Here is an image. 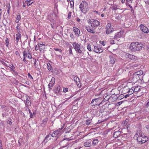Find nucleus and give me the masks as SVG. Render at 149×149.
<instances>
[{
    "label": "nucleus",
    "mask_w": 149,
    "mask_h": 149,
    "mask_svg": "<svg viewBox=\"0 0 149 149\" xmlns=\"http://www.w3.org/2000/svg\"><path fill=\"white\" fill-rule=\"evenodd\" d=\"M54 49L55 51H58L59 52H62V50L61 49H58V48H54Z\"/></svg>",
    "instance_id": "46"
},
{
    "label": "nucleus",
    "mask_w": 149,
    "mask_h": 149,
    "mask_svg": "<svg viewBox=\"0 0 149 149\" xmlns=\"http://www.w3.org/2000/svg\"><path fill=\"white\" fill-rule=\"evenodd\" d=\"M126 4H127V5H128L129 6V7H130V8L131 9V10H132H132H133V8H132V6H131L130 5V4H129L128 3H127V2H126Z\"/></svg>",
    "instance_id": "52"
},
{
    "label": "nucleus",
    "mask_w": 149,
    "mask_h": 149,
    "mask_svg": "<svg viewBox=\"0 0 149 149\" xmlns=\"http://www.w3.org/2000/svg\"><path fill=\"white\" fill-rule=\"evenodd\" d=\"M98 140L97 139H95L93 140L92 141V145L93 146H95L98 142Z\"/></svg>",
    "instance_id": "27"
},
{
    "label": "nucleus",
    "mask_w": 149,
    "mask_h": 149,
    "mask_svg": "<svg viewBox=\"0 0 149 149\" xmlns=\"http://www.w3.org/2000/svg\"><path fill=\"white\" fill-rule=\"evenodd\" d=\"M128 2L130 3H131L132 2V0H127L126 2L128 3Z\"/></svg>",
    "instance_id": "60"
},
{
    "label": "nucleus",
    "mask_w": 149,
    "mask_h": 149,
    "mask_svg": "<svg viewBox=\"0 0 149 149\" xmlns=\"http://www.w3.org/2000/svg\"><path fill=\"white\" fill-rule=\"evenodd\" d=\"M76 20L77 22H79L80 21L81 19H79V18L77 17L76 18Z\"/></svg>",
    "instance_id": "61"
},
{
    "label": "nucleus",
    "mask_w": 149,
    "mask_h": 149,
    "mask_svg": "<svg viewBox=\"0 0 149 149\" xmlns=\"http://www.w3.org/2000/svg\"><path fill=\"white\" fill-rule=\"evenodd\" d=\"M91 141L88 140L84 143V145L86 147H90L91 146Z\"/></svg>",
    "instance_id": "19"
},
{
    "label": "nucleus",
    "mask_w": 149,
    "mask_h": 149,
    "mask_svg": "<svg viewBox=\"0 0 149 149\" xmlns=\"http://www.w3.org/2000/svg\"><path fill=\"white\" fill-rule=\"evenodd\" d=\"M99 42L103 46H104L105 45V42L104 41H102L100 40L99 41Z\"/></svg>",
    "instance_id": "42"
},
{
    "label": "nucleus",
    "mask_w": 149,
    "mask_h": 149,
    "mask_svg": "<svg viewBox=\"0 0 149 149\" xmlns=\"http://www.w3.org/2000/svg\"><path fill=\"white\" fill-rule=\"evenodd\" d=\"M106 33L109 34L113 31V29L111 27V24L108 23L106 26Z\"/></svg>",
    "instance_id": "5"
},
{
    "label": "nucleus",
    "mask_w": 149,
    "mask_h": 149,
    "mask_svg": "<svg viewBox=\"0 0 149 149\" xmlns=\"http://www.w3.org/2000/svg\"><path fill=\"white\" fill-rule=\"evenodd\" d=\"M15 54H16V55H19V52L17 51H16L15 52Z\"/></svg>",
    "instance_id": "63"
},
{
    "label": "nucleus",
    "mask_w": 149,
    "mask_h": 149,
    "mask_svg": "<svg viewBox=\"0 0 149 149\" xmlns=\"http://www.w3.org/2000/svg\"><path fill=\"white\" fill-rule=\"evenodd\" d=\"M33 2L32 0H30L29 1H26L25 3L27 4L28 6L30 5Z\"/></svg>",
    "instance_id": "28"
},
{
    "label": "nucleus",
    "mask_w": 149,
    "mask_h": 149,
    "mask_svg": "<svg viewBox=\"0 0 149 149\" xmlns=\"http://www.w3.org/2000/svg\"><path fill=\"white\" fill-rule=\"evenodd\" d=\"M25 83L28 85H29L30 84L29 82L27 81H26Z\"/></svg>",
    "instance_id": "62"
},
{
    "label": "nucleus",
    "mask_w": 149,
    "mask_h": 149,
    "mask_svg": "<svg viewBox=\"0 0 149 149\" xmlns=\"http://www.w3.org/2000/svg\"><path fill=\"white\" fill-rule=\"evenodd\" d=\"M135 74L136 75H141L143 74V72L142 70H140L138 71L135 73Z\"/></svg>",
    "instance_id": "30"
},
{
    "label": "nucleus",
    "mask_w": 149,
    "mask_h": 149,
    "mask_svg": "<svg viewBox=\"0 0 149 149\" xmlns=\"http://www.w3.org/2000/svg\"><path fill=\"white\" fill-rule=\"evenodd\" d=\"M121 134V132L119 131H117L114 132L113 134V137L116 138L119 136Z\"/></svg>",
    "instance_id": "20"
},
{
    "label": "nucleus",
    "mask_w": 149,
    "mask_h": 149,
    "mask_svg": "<svg viewBox=\"0 0 149 149\" xmlns=\"http://www.w3.org/2000/svg\"><path fill=\"white\" fill-rule=\"evenodd\" d=\"M82 48L81 47V46H80V47H79V48H77V49L75 50V51H76L77 53L80 54H81L82 56V54H84L82 52V51L83 50H82Z\"/></svg>",
    "instance_id": "17"
},
{
    "label": "nucleus",
    "mask_w": 149,
    "mask_h": 149,
    "mask_svg": "<svg viewBox=\"0 0 149 149\" xmlns=\"http://www.w3.org/2000/svg\"><path fill=\"white\" fill-rule=\"evenodd\" d=\"M41 45H42L45 46V44H44L42 42H40L38 46L37 45L35 47V50L36 51H37L40 47H41Z\"/></svg>",
    "instance_id": "21"
},
{
    "label": "nucleus",
    "mask_w": 149,
    "mask_h": 149,
    "mask_svg": "<svg viewBox=\"0 0 149 149\" xmlns=\"http://www.w3.org/2000/svg\"><path fill=\"white\" fill-rule=\"evenodd\" d=\"M86 29L87 31L89 32L94 33H95L93 28H91L89 26H87L86 27Z\"/></svg>",
    "instance_id": "14"
},
{
    "label": "nucleus",
    "mask_w": 149,
    "mask_h": 149,
    "mask_svg": "<svg viewBox=\"0 0 149 149\" xmlns=\"http://www.w3.org/2000/svg\"><path fill=\"white\" fill-rule=\"evenodd\" d=\"M60 88L61 87L59 86H58L56 87L54 89L55 92L56 93H59L60 92Z\"/></svg>",
    "instance_id": "24"
},
{
    "label": "nucleus",
    "mask_w": 149,
    "mask_h": 149,
    "mask_svg": "<svg viewBox=\"0 0 149 149\" xmlns=\"http://www.w3.org/2000/svg\"><path fill=\"white\" fill-rule=\"evenodd\" d=\"M135 136L136 137H137V140L138 141L141 143V144L144 143L146 141V138L143 133H137L136 134Z\"/></svg>",
    "instance_id": "1"
},
{
    "label": "nucleus",
    "mask_w": 149,
    "mask_h": 149,
    "mask_svg": "<svg viewBox=\"0 0 149 149\" xmlns=\"http://www.w3.org/2000/svg\"><path fill=\"white\" fill-rule=\"evenodd\" d=\"M93 51L96 53H101L102 52L103 50L101 49L98 48V47L96 46H94Z\"/></svg>",
    "instance_id": "10"
},
{
    "label": "nucleus",
    "mask_w": 149,
    "mask_h": 149,
    "mask_svg": "<svg viewBox=\"0 0 149 149\" xmlns=\"http://www.w3.org/2000/svg\"><path fill=\"white\" fill-rule=\"evenodd\" d=\"M29 113L30 114V117L31 118H33V116L31 112L29 109Z\"/></svg>",
    "instance_id": "49"
},
{
    "label": "nucleus",
    "mask_w": 149,
    "mask_h": 149,
    "mask_svg": "<svg viewBox=\"0 0 149 149\" xmlns=\"http://www.w3.org/2000/svg\"><path fill=\"white\" fill-rule=\"evenodd\" d=\"M74 81L76 82L78 86H80V79L79 77L77 76H75L74 77Z\"/></svg>",
    "instance_id": "12"
},
{
    "label": "nucleus",
    "mask_w": 149,
    "mask_h": 149,
    "mask_svg": "<svg viewBox=\"0 0 149 149\" xmlns=\"http://www.w3.org/2000/svg\"><path fill=\"white\" fill-rule=\"evenodd\" d=\"M21 19V16L19 14H18L16 16V18L15 22L16 23H18L19 22V21Z\"/></svg>",
    "instance_id": "23"
},
{
    "label": "nucleus",
    "mask_w": 149,
    "mask_h": 149,
    "mask_svg": "<svg viewBox=\"0 0 149 149\" xmlns=\"http://www.w3.org/2000/svg\"><path fill=\"white\" fill-rule=\"evenodd\" d=\"M100 101V100L99 98H96L93 99L91 103L92 104V106H94L97 105L98 103Z\"/></svg>",
    "instance_id": "6"
},
{
    "label": "nucleus",
    "mask_w": 149,
    "mask_h": 149,
    "mask_svg": "<svg viewBox=\"0 0 149 149\" xmlns=\"http://www.w3.org/2000/svg\"><path fill=\"white\" fill-rule=\"evenodd\" d=\"M1 62L4 65L7 67L8 66L7 65V64L4 61H1Z\"/></svg>",
    "instance_id": "50"
},
{
    "label": "nucleus",
    "mask_w": 149,
    "mask_h": 149,
    "mask_svg": "<svg viewBox=\"0 0 149 149\" xmlns=\"http://www.w3.org/2000/svg\"><path fill=\"white\" fill-rule=\"evenodd\" d=\"M140 87L139 86H136V87L134 89V92H138V91H139L140 90Z\"/></svg>",
    "instance_id": "33"
},
{
    "label": "nucleus",
    "mask_w": 149,
    "mask_h": 149,
    "mask_svg": "<svg viewBox=\"0 0 149 149\" xmlns=\"http://www.w3.org/2000/svg\"><path fill=\"white\" fill-rule=\"evenodd\" d=\"M68 88H64L63 89V92L65 93L68 91Z\"/></svg>",
    "instance_id": "53"
},
{
    "label": "nucleus",
    "mask_w": 149,
    "mask_h": 149,
    "mask_svg": "<svg viewBox=\"0 0 149 149\" xmlns=\"http://www.w3.org/2000/svg\"><path fill=\"white\" fill-rule=\"evenodd\" d=\"M73 30L76 35L79 36L80 34V30L77 28L74 27L73 28Z\"/></svg>",
    "instance_id": "11"
},
{
    "label": "nucleus",
    "mask_w": 149,
    "mask_h": 149,
    "mask_svg": "<svg viewBox=\"0 0 149 149\" xmlns=\"http://www.w3.org/2000/svg\"><path fill=\"white\" fill-rule=\"evenodd\" d=\"M19 33L18 32V33L16 34V42H17V43H18V42L19 39H20V40H21V34L20 33V31H19Z\"/></svg>",
    "instance_id": "18"
},
{
    "label": "nucleus",
    "mask_w": 149,
    "mask_h": 149,
    "mask_svg": "<svg viewBox=\"0 0 149 149\" xmlns=\"http://www.w3.org/2000/svg\"><path fill=\"white\" fill-rule=\"evenodd\" d=\"M8 67H9L11 69V71H14L15 67L13 65V64H12V66L9 65V66H8Z\"/></svg>",
    "instance_id": "32"
},
{
    "label": "nucleus",
    "mask_w": 149,
    "mask_h": 149,
    "mask_svg": "<svg viewBox=\"0 0 149 149\" xmlns=\"http://www.w3.org/2000/svg\"><path fill=\"white\" fill-rule=\"evenodd\" d=\"M136 45L137 42H132L130 46V49L132 52H136L137 51Z\"/></svg>",
    "instance_id": "4"
},
{
    "label": "nucleus",
    "mask_w": 149,
    "mask_h": 149,
    "mask_svg": "<svg viewBox=\"0 0 149 149\" xmlns=\"http://www.w3.org/2000/svg\"><path fill=\"white\" fill-rule=\"evenodd\" d=\"M26 57H28L29 59H31L32 58L31 55L29 52H27L26 53Z\"/></svg>",
    "instance_id": "31"
},
{
    "label": "nucleus",
    "mask_w": 149,
    "mask_h": 149,
    "mask_svg": "<svg viewBox=\"0 0 149 149\" xmlns=\"http://www.w3.org/2000/svg\"><path fill=\"white\" fill-rule=\"evenodd\" d=\"M72 45L75 50L77 49V48H79V47H80L81 46L78 43H76L75 42H74V43L72 44Z\"/></svg>",
    "instance_id": "16"
},
{
    "label": "nucleus",
    "mask_w": 149,
    "mask_h": 149,
    "mask_svg": "<svg viewBox=\"0 0 149 149\" xmlns=\"http://www.w3.org/2000/svg\"><path fill=\"white\" fill-rule=\"evenodd\" d=\"M26 53L25 51H24L23 52V57H25L26 56Z\"/></svg>",
    "instance_id": "56"
},
{
    "label": "nucleus",
    "mask_w": 149,
    "mask_h": 149,
    "mask_svg": "<svg viewBox=\"0 0 149 149\" xmlns=\"http://www.w3.org/2000/svg\"><path fill=\"white\" fill-rule=\"evenodd\" d=\"M130 96V94H126L125 95V96H124V97H125V98H127V97H128Z\"/></svg>",
    "instance_id": "58"
},
{
    "label": "nucleus",
    "mask_w": 149,
    "mask_h": 149,
    "mask_svg": "<svg viewBox=\"0 0 149 149\" xmlns=\"http://www.w3.org/2000/svg\"><path fill=\"white\" fill-rule=\"evenodd\" d=\"M110 62L112 64H114L115 62L116 59L113 56H110Z\"/></svg>",
    "instance_id": "15"
},
{
    "label": "nucleus",
    "mask_w": 149,
    "mask_h": 149,
    "mask_svg": "<svg viewBox=\"0 0 149 149\" xmlns=\"http://www.w3.org/2000/svg\"><path fill=\"white\" fill-rule=\"evenodd\" d=\"M90 22L91 26L93 28H96L100 24V22L95 19H89L88 22L89 23Z\"/></svg>",
    "instance_id": "3"
},
{
    "label": "nucleus",
    "mask_w": 149,
    "mask_h": 149,
    "mask_svg": "<svg viewBox=\"0 0 149 149\" xmlns=\"http://www.w3.org/2000/svg\"><path fill=\"white\" fill-rule=\"evenodd\" d=\"M48 120V118H45L43 119L42 120L43 123L44 125L46 124Z\"/></svg>",
    "instance_id": "34"
},
{
    "label": "nucleus",
    "mask_w": 149,
    "mask_h": 149,
    "mask_svg": "<svg viewBox=\"0 0 149 149\" xmlns=\"http://www.w3.org/2000/svg\"><path fill=\"white\" fill-rule=\"evenodd\" d=\"M72 48H71L70 47V48L69 51V53L70 54H72Z\"/></svg>",
    "instance_id": "55"
},
{
    "label": "nucleus",
    "mask_w": 149,
    "mask_h": 149,
    "mask_svg": "<svg viewBox=\"0 0 149 149\" xmlns=\"http://www.w3.org/2000/svg\"><path fill=\"white\" fill-rule=\"evenodd\" d=\"M50 82H51V83L52 84H54L55 82V79L53 77L52 78L51 81Z\"/></svg>",
    "instance_id": "39"
},
{
    "label": "nucleus",
    "mask_w": 149,
    "mask_h": 149,
    "mask_svg": "<svg viewBox=\"0 0 149 149\" xmlns=\"http://www.w3.org/2000/svg\"><path fill=\"white\" fill-rule=\"evenodd\" d=\"M61 134V133H59V131L56 130L53 132L51 136L52 137H59Z\"/></svg>",
    "instance_id": "8"
},
{
    "label": "nucleus",
    "mask_w": 149,
    "mask_h": 149,
    "mask_svg": "<svg viewBox=\"0 0 149 149\" xmlns=\"http://www.w3.org/2000/svg\"><path fill=\"white\" fill-rule=\"evenodd\" d=\"M121 36L122 35L121 33L119 32L115 34L114 38H119L121 37Z\"/></svg>",
    "instance_id": "22"
},
{
    "label": "nucleus",
    "mask_w": 149,
    "mask_h": 149,
    "mask_svg": "<svg viewBox=\"0 0 149 149\" xmlns=\"http://www.w3.org/2000/svg\"><path fill=\"white\" fill-rule=\"evenodd\" d=\"M10 6H9L8 7V9L7 10V13L8 14H9V10H10Z\"/></svg>",
    "instance_id": "57"
},
{
    "label": "nucleus",
    "mask_w": 149,
    "mask_h": 149,
    "mask_svg": "<svg viewBox=\"0 0 149 149\" xmlns=\"http://www.w3.org/2000/svg\"><path fill=\"white\" fill-rule=\"evenodd\" d=\"M72 13V12H70L69 13L68 15V19L70 18L71 16V14Z\"/></svg>",
    "instance_id": "47"
},
{
    "label": "nucleus",
    "mask_w": 149,
    "mask_h": 149,
    "mask_svg": "<svg viewBox=\"0 0 149 149\" xmlns=\"http://www.w3.org/2000/svg\"><path fill=\"white\" fill-rule=\"evenodd\" d=\"M87 48L90 51H91V46L90 45H88L87 46Z\"/></svg>",
    "instance_id": "41"
},
{
    "label": "nucleus",
    "mask_w": 149,
    "mask_h": 149,
    "mask_svg": "<svg viewBox=\"0 0 149 149\" xmlns=\"http://www.w3.org/2000/svg\"><path fill=\"white\" fill-rule=\"evenodd\" d=\"M32 61H33V62H34V68H36V67L37 66V65H36V59L34 58H32Z\"/></svg>",
    "instance_id": "29"
},
{
    "label": "nucleus",
    "mask_w": 149,
    "mask_h": 149,
    "mask_svg": "<svg viewBox=\"0 0 149 149\" xmlns=\"http://www.w3.org/2000/svg\"><path fill=\"white\" fill-rule=\"evenodd\" d=\"M47 66L48 70L52 72V67L49 63H48L47 64Z\"/></svg>",
    "instance_id": "26"
},
{
    "label": "nucleus",
    "mask_w": 149,
    "mask_h": 149,
    "mask_svg": "<svg viewBox=\"0 0 149 149\" xmlns=\"http://www.w3.org/2000/svg\"><path fill=\"white\" fill-rule=\"evenodd\" d=\"M51 139V136L50 135H47L45 137L44 139V141L46 143L49 140Z\"/></svg>",
    "instance_id": "25"
},
{
    "label": "nucleus",
    "mask_w": 149,
    "mask_h": 149,
    "mask_svg": "<svg viewBox=\"0 0 149 149\" xmlns=\"http://www.w3.org/2000/svg\"><path fill=\"white\" fill-rule=\"evenodd\" d=\"M134 92V90L133 89H131L128 91V93L130 95H131Z\"/></svg>",
    "instance_id": "38"
},
{
    "label": "nucleus",
    "mask_w": 149,
    "mask_h": 149,
    "mask_svg": "<svg viewBox=\"0 0 149 149\" xmlns=\"http://www.w3.org/2000/svg\"><path fill=\"white\" fill-rule=\"evenodd\" d=\"M74 2L72 1H71L70 2V5H71V7L72 8V7H73L74 6Z\"/></svg>",
    "instance_id": "51"
},
{
    "label": "nucleus",
    "mask_w": 149,
    "mask_h": 149,
    "mask_svg": "<svg viewBox=\"0 0 149 149\" xmlns=\"http://www.w3.org/2000/svg\"><path fill=\"white\" fill-rule=\"evenodd\" d=\"M109 95H107L105 97V98H104V99L106 101H107L109 100Z\"/></svg>",
    "instance_id": "43"
},
{
    "label": "nucleus",
    "mask_w": 149,
    "mask_h": 149,
    "mask_svg": "<svg viewBox=\"0 0 149 149\" xmlns=\"http://www.w3.org/2000/svg\"><path fill=\"white\" fill-rule=\"evenodd\" d=\"M51 83H52L50 82L48 85V87L49 88V90H51L52 88V87L53 86L54 84H52Z\"/></svg>",
    "instance_id": "35"
},
{
    "label": "nucleus",
    "mask_w": 149,
    "mask_h": 149,
    "mask_svg": "<svg viewBox=\"0 0 149 149\" xmlns=\"http://www.w3.org/2000/svg\"><path fill=\"white\" fill-rule=\"evenodd\" d=\"M136 48L137 51H140L142 50V48H143L144 45L141 42H137Z\"/></svg>",
    "instance_id": "9"
},
{
    "label": "nucleus",
    "mask_w": 149,
    "mask_h": 149,
    "mask_svg": "<svg viewBox=\"0 0 149 149\" xmlns=\"http://www.w3.org/2000/svg\"><path fill=\"white\" fill-rule=\"evenodd\" d=\"M112 9L114 10H116L119 9V8H117V6L116 5H115L112 7Z\"/></svg>",
    "instance_id": "40"
},
{
    "label": "nucleus",
    "mask_w": 149,
    "mask_h": 149,
    "mask_svg": "<svg viewBox=\"0 0 149 149\" xmlns=\"http://www.w3.org/2000/svg\"><path fill=\"white\" fill-rule=\"evenodd\" d=\"M141 30L145 33H148L149 30L146 26H144L143 24H141L140 26Z\"/></svg>",
    "instance_id": "7"
},
{
    "label": "nucleus",
    "mask_w": 149,
    "mask_h": 149,
    "mask_svg": "<svg viewBox=\"0 0 149 149\" xmlns=\"http://www.w3.org/2000/svg\"><path fill=\"white\" fill-rule=\"evenodd\" d=\"M129 57L131 59L134 58L135 57V56L131 54H129Z\"/></svg>",
    "instance_id": "48"
},
{
    "label": "nucleus",
    "mask_w": 149,
    "mask_h": 149,
    "mask_svg": "<svg viewBox=\"0 0 149 149\" xmlns=\"http://www.w3.org/2000/svg\"><path fill=\"white\" fill-rule=\"evenodd\" d=\"M7 123L8 124L11 125L12 124L11 119L10 118L8 119L7 121Z\"/></svg>",
    "instance_id": "37"
},
{
    "label": "nucleus",
    "mask_w": 149,
    "mask_h": 149,
    "mask_svg": "<svg viewBox=\"0 0 149 149\" xmlns=\"http://www.w3.org/2000/svg\"><path fill=\"white\" fill-rule=\"evenodd\" d=\"M5 44L7 47H8V45L9 44V41L8 40V38H6L5 40Z\"/></svg>",
    "instance_id": "36"
},
{
    "label": "nucleus",
    "mask_w": 149,
    "mask_h": 149,
    "mask_svg": "<svg viewBox=\"0 0 149 149\" xmlns=\"http://www.w3.org/2000/svg\"><path fill=\"white\" fill-rule=\"evenodd\" d=\"M91 123V120H88L86 121V125H88Z\"/></svg>",
    "instance_id": "45"
},
{
    "label": "nucleus",
    "mask_w": 149,
    "mask_h": 149,
    "mask_svg": "<svg viewBox=\"0 0 149 149\" xmlns=\"http://www.w3.org/2000/svg\"><path fill=\"white\" fill-rule=\"evenodd\" d=\"M13 72H14L13 74L17 76L18 75V74L17 72L15 71V70H14V71H13Z\"/></svg>",
    "instance_id": "54"
},
{
    "label": "nucleus",
    "mask_w": 149,
    "mask_h": 149,
    "mask_svg": "<svg viewBox=\"0 0 149 149\" xmlns=\"http://www.w3.org/2000/svg\"><path fill=\"white\" fill-rule=\"evenodd\" d=\"M28 76V78L30 79H31L32 80L33 79V78L32 77V76L29 73H28L27 74Z\"/></svg>",
    "instance_id": "44"
},
{
    "label": "nucleus",
    "mask_w": 149,
    "mask_h": 149,
    "mask_svg": "<svg viewBox=\"0 0 149 149\" xmlns=\"http://www.w3.org/2000/svg\"><path fill=\"white\" fill-rule=\"evenodd\" d=\"M79 8L82 13L87 11L88 8V3L86 1H82L79 5Z\"/></svg>",
    "instance_id": "2"
},
{
    "label": "nucleus",
    "mask_w": 149,
    "mask_h": 149,
    "mask_svg": "<svg viewBox=\"0 0 149 149\" xmlns=\"http://www.w3.org/2000/svg\"><path fill=\"white\" fill-rule=\"evenodd\" d=\"M22 6L23 7H25L26 6L25 3L24 2H23Z\"/></svg>",
    "instance_id": "64"
},
{
    "label": "nucleus",
    "mask_w": 149,
    "mask_h": 149,
    "mask_svg": "<svg viewBox=\"0 0 149 149\" xmlns=\"http://www.w3.org/2000/svg\"><path fill=\"white\" fill-rule=\"evenodd\" d=\"M30 98L29 96L28 95H26V100L25 101L26 102V103H25V104L27 106L28 105H30L31 102L30 100Z\"/></svg>",
    "instance_id": "13"
},
{
    "label": "nucleus",
    "mask_w": 149,
    "mask_h": 149,
    "mask_svg": "<svg viewBox=\"0 0 149 149\" xmlns=\"http://www.w3.org/2000/svg\"><path fill=\"white\" fill-rule=\"evenodd\" d=\"M62 128H60L58 129L57 130H56V131H58L59 132V133H61V130H62Z\"/></svg>",
    "instance_id": "59"
}]
</instances>
